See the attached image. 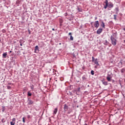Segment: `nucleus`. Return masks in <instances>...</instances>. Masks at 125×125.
Listing matches in <instances>:
<instances>
[{
  "label": "nucleus",
  "mask_w": 125,
  "mask_h": 125,
  "mask_svg": "<svg viewBox=\"0 0 125 125\" xmlns=\"http://www.w3.org/2000/svg\"><path fill=\"white\" fill-rule=\"evenodd\" d=\"M118 36V33L117 31L113 32L112 35L110 36V40L111 41V43L112 45H116L118 41H117V37Z\"/></svg>",
  "instance_id": "obj_1"
},
{
  "label": "nucleus",
  "mask_w": 125,
  "mask_h": 125,
  "mask_svg": "<svg viewBox=\"0 0 125 125\" xmlns=\"http://www.w3.org/2000/svg\"><path fill=\"white\" fill-rule=\"evenodd\" d=\"M92 62H94L96 64V66H99V63H98V61L97 59H95L94 57H92Z\"/></svg>",
  "instance_id": "obj_2"
},
{
  "label": "nucleus",
  "mask_w": 125,
  "mask_h": 125,
  "mask_svg": "<svg viewBox=\"0 0 125 125\" xmlns=\"http://www.w3.org/2000/svg\"><path fill=\"white\" fill-rule=\"evenodd\" d=\"M101 81L104 85H108V82L105 81L104 78H103Z\"/></svg>",
  "instance_id": "obj_3"
},
{
  "label": "nucleus",
  "mask_w": 125,
  "mask_h": 125,
  "mask_svg": "<svg viewBox=\"0 0 125 125\" xmlns=\"http://www.w3.org/2000/svg\"><path fill=\"white\" fill-rule=\"evenodd\" d=\"M63 106V110L64 112H67V111H68V109H69V106L66 104H64Z\"/></svg>",
  "instance_id": "obj_4"
},
{
  "label": "nucleus",
  "mask_w": 125,
  "mask_h": 125,
  "mask_svg": "<svg viewBox=\"0 0 125 125\" xmlns=\"http://www.w3.org/2000/svg\"><path fill=\"white\" fill-rule=\"evenodd\" d=\"M94 27H95V28H98V27H99V21H95Z\"/></svg>",
  "instance_id": "obj_5"
},
{
  "label": "nucleus",
  "mask_w": 125,
  "mask_h": 125,
  "mask_svg": "<svg viewBox=\"0 0 125 125\" xmlns=\"http://www.w3.org/2000/svg\"><path fill=\"white\" fill-rule=\"evenodd\" d=\"M27 102L28 105H33V104H34V101H32L29 98H28Z\"/></svg>",
  "instance_id": "obj_6"
},
{
  "label": "nucleus",
  "mask_w": 125,
  "mask_h": 125,
  "mask_svg": "<svg viewBox=\"0 0 125 125\" xmlns=\"http://www.w3.org/2000/svg\"><path fill=\"white\" fill-rule=\"evenodd\" d=\"M39 46L36 45L35 47V53H39V51H40V50L39 49Z\"/></svg>",
  "instance_id": "obj_7"
},
{
  "label": "nucleus",
  "mask_w": 125,
  "mask_h": 125,
  "mask_svg": "<svg viewBox=\"0 0 125 125\" xmlns=\"http://www.w3.org/2000/svg\"><path fill=\"white\" fill-rule=\"evenodd\" d=\"M102 31H103V29L102 28L98 29V30L97 31V34H98V35H100V34L102 33Z\"/></svg>",
  "instance_id": "obj_8"
},
{
  "label": "nucleus",
  "mask_w": 125,
  "mask_h": 125,
  "mask_svg": "<svg viewBox=\"0 0 125 125\" xmlns=\"http://www.w3.org/2000/svg\"><path fill=\"white\" fill-rule=\"evenodd\" d=\"M16 121V119L15 118H13L12 119V121L10 122L11 125H15Z\"/></svg>",
  "instance_id": "obj_9"
},
{
  "label": "nucleus",
  "mask_w": 125,
  "mask_h": 125,
  "mask_svg": "<svg viewBox=\"0 0 125 125\" xmlns=\"http://www.w3.org/2000/svg\"><path fill=\"white\" fill-rule=\"evenodd\" d=\"M108 7L109 8H113V7H114V4L111 2H109L108 3Z\"/></svg>",
  "instance_id": "obj_10"
},
{
  "label": "nucleus",
  "mask_w": 125,
  "mask_h": 125,
  "mask_svg": "<svg viewBox=\"0 0 125 125\" xmlns=\"http://www.w3.org/2000/svg\"><path fill=\"white\" fill-rule=\"evenodd\" d=\"M114 11H115L116 14H118L119 12L120 11V9H119V7H116L114 9Z\"/></svg>",
  "instance_id": "obj_11"
},
{
  "label": "nucleus",
  "mask_w": 125,
  "mask_h": 125,
  "mask_svg": "<svg viewBox=\"0 0 125 125\" xmlns=\"http://www.w3.org/2000/svg\"><path fill=\"white\" fill-rule=\"evenodd\" d=\"M80 89H81V87H79L77 89L75 90V91L76 92V94H78V93L80 92Z\"/></svg>",
  "instance_id": "obj_12"
},
{
  "label": "nucleus",
  "mask_w": 125,
  "mask_h": 125,
  "mask_svg": "<svg viewBox=\"0 0 125 125\" xmlns=\"http://www.w3.org/2000/svg\"><path fill=\"white\" fill-rule=\"evenodd\" d=\"M58 111V108L56 107V108L54 109L53 111V114H54V115H56V113H57Z\"/></svg>",
  "instance_id": "obj_13"
},
{
  "label": "nucleus",
  "mask_w": 125,
  "mask_h": 125,
  "mask_svg": "<svg viewBox=\"0 0 125 125\" xmlns=\"http://www.w3.org/2000/svg\"><path fill=\"white\" fill-rule=\"evenodd\" d=\"M7 56V52H5L2 54V58H6Z\"/></svg>",
  "instance_id": "obj_14"
},
{
  "label": "nucleus",
  "mask_w": 125,
  "mask_h": 125,
  "mask_svg": "<svg viewBox=\"0 0 125 125\" xmlns=\"http://www.w3.org/2000/svg\"><path fill=\"white\" fill-rule=\"evenodd\" d=\"M112 77H110V76H107V77H106V80H107V81H108V82H111V78Z\"/></svg>",
  "instance_id": "obj_15"
},
{
  "label": "nucleus",
  "mask_w": 125,
  "mask_h": 125,
  "mask_svg": "<svg viewBox=\"0 0 125 125\" xmlns=\"http://www.w3.org/2000/svg\"><path fill=\"white\" fill-rule=\"evenodd\" d=\"M108 43H109V42H108V41L107 40H105L104 41V45H108Z\"/></svg>",
  "instance_id": "obj_16"
},
{
  "label": "nucleus",
  "mask_w": 125,
  "mask_h": 125,
  "mask_svg": "<svg viewBox=\"0 0 125 125\" xmlns=\"http://www.w3.org/2000/svg\"><path fill=\"white\" fill-rule=\"evenodd\" d=\"M101 26L103 28H105V24L103 21H102V24H101Z\"/></svg>",
  "instance_id": "obj_17"
},
{
  "label": "nucleus",
  "mask_w": 125,
  "mask_h": 125,
  "mask_svg": "<svg viewBox=\"0 0 125 125\" xmlns=\"http://www.w3.org/2000/svg\"><path fill=\"white\" fill-rule=\"evenodd\" d=\"M77 10L78 12H82L83 11V9H82V8H80L79 7H77Z\"/></svg>",
  "instance_id": "obj_18"
},
{
  "label": "nucleus",
  "mask_w": 125,
  "mask_h": 125,
  "mask_svg": "<svg viewBox=\"0 0 125 125\" xmlns=\"http://www.w3.org/2000/svg\"><path fill=\"white\" fill-rule=\"evenodd\" d=\"M67 94L70 96H73V93L69 91L67 92Z\"/></svg>",
  "instance_id": "obj_19"
},
{
  "label": "nucleus",
  "mask_w": 125,
  "mask_h": 125,
  "mask_svg": "<svg viewBox=\"0 0 125 125\" xmlns=\"http://www.w3.org/2000/svg\"><path fill=\"white\" fill-rule=\"evenodd\" d=\"M117 15H114L113 17H114V19L115 21H117Z\"/></svg>",
  "instance_id": "obj_20"
},
{
  "label": "nucleus",
  "mask_w": 125,
  "mask_h": 125,
  "mask_svg": "<svg viewBox=\"0 0 125 125\" xmlns=\"http://www.w3.org/2000/svg\"><path fill=\"white\" fill-rule=\"evenodd\" d=\"M70 41H74V37L72 35H70Z\"/></svg>",
  "instance_id": "obj_21"
},
{
  "label": "nucleus",
  "mask_w": 125,
  "mask_h": 125,
  "mask_svg": "<svg viewBox=\"0 0 125 125\" xmlns=\"http://www.w3.org/2000/svg\"><path fill=\"white\" fill-rule=\"evenodd\" d=\"M82 79H83V81H85V80H86V78L85 77V76H83L82 77Z\"/></svg>",
  "instance_id": "obj_22"
},
{
  "label": "nucleus",
  "mask_w": 125,
  "mask_h": 125,
  "mask_svg": "<svg viewBox=\"0 0 125 125\" xmlns=\"http://www.w3.org/2000/svg\"><path fill=\"white\" fill-rule=\"evenodd\" d=\"M60 24H62V23H63V20L62 19H60Z\"/></svg>",
  "instance_id": "obj_23"
},
{
  "label": "nucleus",
  "mask_w": 125,
  "mask_h": 125,
  "mask_svg": "<svg viewBox=\"0 0 125 125\" xmlns=\"http://www.w3.org/2000/svg\"><path fill=\"white\" fill-rule=\"evenodd\" d=\"M1 123H5V119L4 118H2V119L1 120Z\"/></svg>",
  "instance_id": "obj_24"
},
{
  "label": "nucleus",
  "mask_w": 125,
  "mask_h": 125,
  "mask_svg": "<svg viewBox=\"0 0 125 125\" xmlns=\"http://www.w3.org/2000/svg\"><path fill=\"white\" fill-rule=\"evenodd\" d=\"M125 68H124L122 69L121 73H125Z\"/></svg>",
  "instance_id": "obj_25"
},
{
  "label": "nucleus",
  "mask_w": 125,
  "mask_h": 125,
  "mask_svg": "<svg viewBox=\"0 0 125 125\" xmlns=\"http://www.w3.org/2000/svg\"><path fill=\"white\" fill-rule=\"evenodd\" d=\"M27 95H28V96H32V93H30V92H28L27 93Z\"/></svg>",
  "instance_id": "obj_26"
},
{
  "label": "nucleus",
  "mask_w": 125,
  "mask_h": 125,
  "mask_svg": "<svg viewBox=\"0 0 125 125\" xmlns=\"http://www.w3.org/2000/svg\"><path fill=\"white\" fill-rule=\"evenodd\" d=\"M25 120H26V117H23V118H22V122L24 123H25Z\"/></svg>",
  "instance_id": "obj_27"
},
{
  "label": "nucleus",
  "mask_w": 125,
  "mask_h": 125,
  "mask_svg": "<svg viewBox=\"0 0 125 125\" xmlns=\"http://www.w3.org/2000/svg\"><path fill=\"white\" fill-rule=\"evenodd\" d=\"M91 74L93 76V75H94V71L93 70H91Z\"/></svg>",
  "instance_id": "obj_28"
},
{
  "label": "nucleus",
  "mask_w": 125,
  "mask_h": 125,
  "mask_svg": "<svg viewBox=\"0 0 125 125\" xmlns=\"http://www.w3.org/2000/svg\"><path fill=\"white\" fill-rule=\"evenodd\" d=\"M104 3H105V4H109V3H108V0H105Z\"/></svg>",
  "instance_id": "obj_29"
},
{
  "label": "nucleus",
  "mask_w": 125,
  "mask_h": 125,
  "mask_svg": "<svg viewBox=\"0 0 125 125\" xmlns=\"http://www.w3.org/2000/svg\"><path fill=\"white\" fill-rule=\"evenodd\" d=\"M7 89H10L11 88V86H7Z\"/></svg>",
  "instance_id": "obj_30"
},
{
  "label": "nucleus",
  "mask_w": 125,
  "mask_h": 125,
  "mask_svg": "<svg viewBox=\"0 0 125 125\" xmlns=\"http://www.w3.org/2000/svg\"><path fill=\"white\" fill-rule=\"evenodd\" d=\"M30 88L31 89H34V85H32L31 86H30Z\"/></svg>",
  "instance_id": "obj_31"
},
{
  "label": "nucleus",
  "mask_w": 125,
  "mask_h": 125,
  "mask_svg": "<svg viewBox=\"0 0 125 125\" xmlns=\"http://www.w3.org/2000/svg\"><path fill=\"white\" fill-rule=\"evenodd\" d=\"M27 118L30 119L31 118V115H27Z\"/></svg>",
  "instance_id": "obj_32"
},
{
  "label": "nucleus",
  "mask_w": 125,
  "mask_h": 125,
  "mask_svg": "<svg viewBox=\"0 0 125 125\" xmlns=\"http://www.w3.org/2000/svg\"><path fill=\"white\" fill-rule=\"evenodd\" d=\"M19 2H20V0H18L17 1V3H19Z\"/></svg>",
  "instance_id": "obj_33"
},
{
  "label": "nucleus",
  "mask_w": 125,
  "mask_h": 125,
  "mask_svg": "<svg viewBox=\"0 0 125 125\" xmlns=\"http://www.w3.org/2000/svg\"><path fill=\"white\" fill-rule=\"evenodd\" d=\"M104 6H105L106 7H108V4H105V5Z\"/></svg>",
  "instance_id": "obj_34"
},
{
  "label": "nucleus",
  "mask_w": 125,
  "mask_h": 125,
  "mask_svg": "<svg viewBox=\"0 0 125 125\" xmlns=\"http://www.w3.org/2000/svg\"><path fill=\"white\" fill-rule=\"evenodd\" d=\"M19 42L20 43H22V40H20Z\"/></svg>",
  "instance_id": "obj_35"
},
{
  "label": "nucleus",
  "mask_w": 125,
  "mask_h": 125,
  "mask_svg": "<svg viewBox=\"0 0 125 125\" xmlns=\"http://www.w3.org/2000/svg\"><path fill=\"white\" fill-rule=\"evenodd\" d=\"M123 30L125 31V25L123 27Z\"/></svg>",
  "instance_id": "obj_36"
},
{
  "label": "nucleus",
  "mask_w": 125,
  "mask_h": 125,
  "mask_svg": "<svg viewBox=\"0 0 125 125\" xmlns=\"http://www.w3.org/2000/svg\"><path fill=\"white\" fill-rule=\"evenodd\" d=\"M68 35H69V36H71L72 33H71V32L69 33Z\"/></svg>",
  "instance_id": "obj_37"
},
{
  "label": "nucleus",
  "mask_w": 125,
  "mask_h": 125,
  "mask_svg": "<svg viewBox=\"0 0 125 125\" xmlns=\"http://www.w3.org/2000/svg\"><path fill=\"white\" fill-rule=\"evenodd\" d=\"M5 109H4V107H3L2 108V112H3L4 111Z\"/></svg>",
  "instance_id": "obj_38"
},
{
  "label": "nucleus",
  "mask_w": 125,
  "mask_h": 125,
  "mask_svg": "<svg viewBox=\"0 0 125 125\" xmlns=\"http://www.w3.org/2000/svg\"><path fill=\"white\" fill-rule=\"evenodd\" d=\"M104 9H106L107 8V7L106 6H104Z\"/></svg>",
  "instance_id": "obj_39"
},
{
  "label": "nucleus",
  "mask_w": 125,
  "mask_h": 125,
  "mask_svg": "<svg viewBox=\"0 0 125 125\" xmlns=\"http://www.w3.org/2000/svg\"><path fill=\"white\" fill-rule=\"evenodd\" d=\"M8 84H9L10 85V84H12V83H8Z\"/></svg>",
  "instance_id": "obj_40"
},
{
  "label": "nucleus",
  "mask_w": 125,
  "mask_h": 125,
  "mask_svg": "<svg viewBox=\"0 0 125 125\" xmlns=\"http://www.w3.org/2000/svg\"><path fill=\"white\" fill-rule=\"evenodd\" d=\"M95 20H97V17H96L95 18Z\"/></svg>",
  "instance_id": "obj_41"
},
{
  "label": "nucleus",
  "mask_w": 125,
  "mask_h": 125,
  "mask_svg": "<svg viewBox=\"0 0 125 125\" xmlns=\"http://www.w3.org/2000/svg\"><path fill=\"white\" fill-rule=\"evenodd\" d=\"M28 32H29V34H31V32L30 31V30H28Z\"/></svg>",
  "instance_id": "obj_42"
},
{
  "label": "nucleus",
  "mask_w": 125,
  "mask_h": 125,
  "mask_svg": "<svg viewBox=\"0 0 125 125\" xmlns=\"http://www.w3.org/2000/svg\"><path fill=\"white\" fill-rule=\"evenodd\" d=\"M52 31H55V29H54V28H52Z\"/></svg>",
  "instance_id": "obj_43"
},
{
  "label": "nucleus",
  "mask_w": 125,
  "mask_h": 125,
  "mask_svg": "<svg viewBox=\"0 0 125 125\" xmlns=\"http://www.w3.org/2000/svg\"><path fill=\"white\" fill-rule=\"evenodd\" d=\"M20 45H21V46H22V43H20Z\"/></svg>",
  "instance_id": "obj_44"
},
{
  "label": "nucleus",
  "mask_w": 125,
  "mask_h": 125,
  "mask_svg": "<svg viewBox=\"0 0 125 125\" xmlns=\"http://www.w3.org/2000/svg\"><path fill=\"white\" fill-rule=\"evenodd\" d=\"M11 52H12V51H9V53H11Z\"/></svg>",
  "instance_id": "obj_45"
},
{
  "label": "nucleus",
  "mask_w": 125,
  "mask_h": 125,
  "mask_svg": "<svg viewBox=\"0 0 125 125\" xmlns=\"http://www.w3.org/2000/svg\"><path fill=\"white\" fill-rule=\"evenodd\" d=\"M115 82V80H112V83H114Z\"/></svg>",
  "instance_id": "obj_46"
},
{
  "label": "nucleus",
  "mask_w": 125,
  "mask_h": 125,
  "mask_svg": "<svg viewBox=\"0 0 125 125\" xmlns=\"http://www.w3.org/2000/svg\"><path fill=\"white\" fill-rule=\"evenodd\" d=\"M67 14H68L67 13H66L65 14V16H67Z\"/></svg>",
  "instance_id": "obj_47"
},
{
  "label": "nucleus",
  "mask_w": 125,
  "mask_h": 125,
  "mask_svg": "<svg viewBox=\"0 0 125 125\" xmlns=\"http://www.w3.org/2000/svg\"><path fill=\"white\" fill-rule=\"evenodd\" d=\"M75 43V44H79V43Z\"/></svg>",
  "instance_id": "obj_48"
},
{
  "label": "nucleus",
  "mask_w": 125,
  "mask_h": 125,
  "mask_svg": "<svg viewBox=\"0 0 125 125\" xmlns=\"http://www.w3.org/2000/svg\"><path fill=\"white\" fill-rule=\"evenodd\" d=\"M3 32H5V30H3Z\"/></svg>",
  "instance_id": "obj_49"
},
{
  "label": "nucleus",
  "mask_w": 125,
  "mask_h": 125,
  "mask_svg": "<svg viewBox=\"0 0 125 125\" xmlns=\"http://www.w3.org/2000/svg\"><path fill=\"white\" fill-rule=\"evenodd\" d=\"M120 15H123V14H122L120 13Z\"/></svg>",
  "instance_id": "obj_50"
},
{
  "label": "nucleus",
  "mask_w": 125,
  "mask_h": 125,
  "mask_svg": "<svg viewBox=\"0 0 125 125\" xmlns=\"http://www.w3.org/2000/svg\"><path fill=\"white\" fill-rule=\"evenodd\" d=\"M95 68H97V66H95Z\"/></svg>",
  "instance_id": "obj_51"
},
{
  "label": "nucleus",
  "mask_w": 125,
  "mask_h": 125,
  "mask_svg": "<svg viewBox=\"0 0 125 125\" xmlns=\"http://www.w3.org/2000/svg\"><path fill=\"white\" fill-rule=\"evenodd\" d=\"M124 42L125 43V40L124 41Z\"/></svg>",
  "instance_id": "obj_52"
},
{
  "label": "nucleus",
  "mask_w": 125,
  "mask_h": 125,
  "mask_svg": "<svg viewBox=\"0 0 125 125\" xmlns=\"http://www.w3.org/2000/svg\"><path fill=\"white\" fill-rule=\"evenodd\" d=\"M124 83H125V79H124Z\"/></svg>",
  "instance_id": "obj_53"
},
{
  "label": "nucleus",
  "mask_w": 125,
  "mask_h": 125,
  "mask_svg": "<svg viewBox=\"0 0 125 125\" xmlns=\"http://www.w3.org/2000/svg\"><path fill=\"white\" fill-rule=\"evenodd\" d=\"M69 21H71V19H69Z\"/></svg>",
  "instance_id": "obj_54"
},
{
  "label": "nucleus",
  "mask_w": 125,
  "mask_h": 125,
  "mask_svg": "<svg viewBox=\"0 0 125 125\" xmlns=\"http://www.w3.org/2000/svg\"><path fill=\"white\" fill-rule=\"evenodd\" d=\"M51 80V78H50V81Z\"/></svg>",
  "instance_id": "obj_55"
},
{
  "label": "nucleus",
  "mask_w": 125,
  "mask_h": 125,
  "mask_svg": "<svg viewBox=\"0 0 125 125\" xmlns=\"http://www.w3.org/2000/svg\"><path fill=\"white\" fill-rule=\"evenodd\" d=\"M92 24V22L91 23V24Z\"/></svg>",
  "instance_id": "obj_56"
},
{
  "label": "nucleus",
  "mask_w": 125,
  "mask_h": 125,
  "mask_svg": "<svg viewBox=\"0 0 125 125\" xmlns=\"http://www.w3.org/2000/svg\"><path fill=\"white\" fill-rule=\"evenodd\" d=\"M75 57V55L73 56Z\"/></svg>",
  "instance_id": "obj_57"
}]
</instances>
